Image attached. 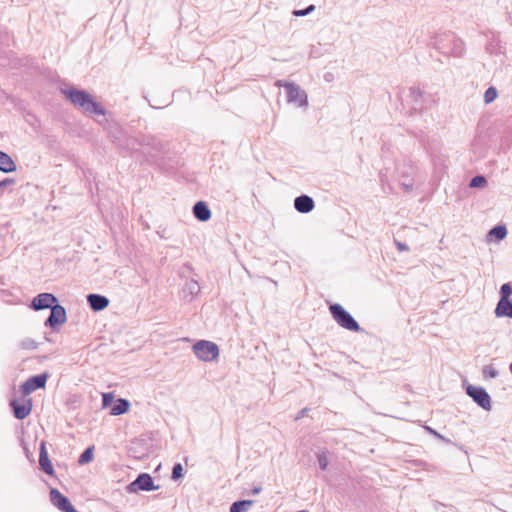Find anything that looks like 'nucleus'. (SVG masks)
Here are the masks:
<instances>
[{
	"instance_id": "f257e3e1",
	"label": "nucleus",
	"mask_w": 512,
	"mask_h": 512,
	"mask_svg": "<svg viewBox=\"0 0 512 512\" xmlns=\"http://www.w3.org/2000/svg\"><path fill=\"white\" fill-rule=\"evenodd\" d=\"M62 93L76 107L80 108L87 115H105L104 107L85 90L76 88L63 89Z\"/></svg>"
},
{
	"instance_id": "f03ea898",
	"label": "nucleus",
	"mask_w": 512,
	"mask_h": 512,
	"mask_svg": "<svg viewBox=\"0 0 512 512\" xmlns=\"http://www.w3.org/2000/svg\"><path fill=\"white\" fill-rule=\"evenodd\" d=\"M433 45L443 54L459 56L462 53V42L452 32H444L436 35Z\"/></svg>"
},
{
	"instance_id": "7ed1b4c3",
	"label": "nucleus",
	"mask_w": 512,
	"mask_h": 512,
	"mask_svg": "<svg viewBox=\"0 0 512 512\" xmlns=\"http://www.w3.org/2000/svg\"><path fill=\"white\" fill-rule=\"evenodd\" d=\"M329 311L340 327L352 332H359L362 330L358 322L347 310L344 309L342 305L338 303L331 304L329 306Z\"/></svg>"
},
{
	"instance_id": "20e7f679",
	"label": "nucleus",
	"mask_w": 512,
	"mask_h": 512,
	"mask_svg": "<svg viewBox=\"0 0 512 512\" xmlns=\"http://www.w3.org/2000/svg\"><path fill=\"white\" fill-rule=\"evenodd\" d=\"M192 349L196 357L204 362L214 361L219 356L218 346L211 341L199 340L193 345Z\"/></svg>"
},
{
	"instance_id": "39448f33",
	"label": "nucleus",
	"mask_w": 512,
	"mask_h": 512,
	"mask_svg": "<svg viewBox=\"0 0 512 512\" xmlns=\"http://www.w3.org/2000/svg\"><path fill=\"white\" fill-rule=\"evenodd\" d=\"M158 488L159 486L154 485V480L150 474L141 473L126 489L129 493H136L138 491H153Z\"/></svg>"
},
{
	"instance_id": "423d86ee",
	"label": "nucleus",
	"mask_w": 512,
	"mask_h": 512,
	"mask_svg": "<svg viewBox=\"0 0 512 512\" xmlns=\"http://www.w3.org/2000/svg\"><path fill=\"white\" fill-rule=\"evenodd\" d=\"M466 393L482 409H484L486 411L491 410V407H492L491 406V398L484 388L473 386V385H468L466 387Z\"/></svg>"
},
{
	"instance_id": "0eeeda50",
	"label": "nucleus",
	"mask_w": 512,
	"mask_h": 512,
	"mask_svg": "<svg viewBox=\"0 0 512 512\" xmlns=\"http://www.w3.org/2000/svg\"><path fill=\"white\" fill-rule=\"evenodd\" d=\"M283 87L286 89L287 102L297 103L299 107L308 105L307 94L295 83H284Z\"/></svg>"
},
{
	"instance_id": "6e6552de",
	"label": "nucleus",
	"mask_w": 512,
	"mask_h": 512,
	"mask_svg": "<svg viewBox=\"0 0 512 512\" xmlns=\"http://www.w3.org/2000/svg\"><path fill=\"white\" fill-rule=\"evenodd\" d=\"M142 154L151 158H158L164 151V145L154 137H144L141 142Z\"/></svg>"
},
{
	"instance_id": "1a4fd4ad",
	"label": "nucleus",
	"mask_w": 512,
	"mask_h": 512,
	"mask_svg": "<svg viewBox=\"0 0 512 512\" xmlns=\"http://www.w3.org/2000/svg\"><path fill=\"white\" fill-rule=\"evenodd\" d=\"M51 312L45 320V326L55 329L56 327L64 324L67 321L66 309L58 302L50 308Z\"/></svg>"
},
{
	"instance_id": "9d476101",
	"label": "nucleus",
	"mask_w": 512,
	"mask_h": 512,
	"mask_svg": "<svg viewBox=\"0 0 512 512\" xmlns=\"http://www.w3.org/2000/svg\"><path fill=\"white\" fill-rule=\"evenodd\" d=\"M49 374L47 372L28 378L22 385L21 391L23 395H29L37 389L44 388Z\"/></svg>"
},
{
	"instance_id": "9b49d317",
	"label": "nucleus",
	"mask_w": 512,
	"mask_h": 512,
	"mask_svg": "<svg viewBox=\"0 0 512 512\" xmlns=\"http://www.w3.org/2000/svg\"><path fill=\"white\" fill-rule=\"evenodd\" d=\"M58 302L57 297L52 293H40L33 298L30 308L35 311L50 309Z\"/></svg>"
},
{
	"instance_id": "f8f14e48",
	"label": "nucleus",
	"mask_w": 512,
	"mask_h": 512,
	"mask_svg": "<svg viewBox=\"0 0 512 512\" xmlns=\"http://www.w3.org/2000/svg\"><path fill=\"white\" fill-rule=\"evenodd\" d=\"M50 501L62 512H76V509L71 504L70 500L56 488H52L50 490Z\"/></svg>"
},
{
	"instance_id": "ddd939ff",
	"label": "nucleus",
	"mask_w": 512,
	"mask_h": 512,
	"mask_svg": "<svg viewBox=\"0 0 512 512\" xmlns=\"http://www.w3.org/2000/svg\"><path fill=\"white\" fill-rule=\"evenodd\" d=\"M10 406L12 407L14 417L18 420L26 418L32 410V400L28 399L23 403H19L18 400H11Z\"/></svg>"
},
{
	"instance_id": "4468645a",
	"label": "nucleus",
	"mask_w": 512,
	"mask_h": 512,
	"mask_svg": "<svg viewBox=\"0 0 512 512\" xmlns=\"http://www.w3.org/2000/svg\"><path fill=\"white\" fill-rule=\"evenodd\" d=\"M87 303L93 311L99 312L108 307L109 299L106 296L91 293L87 295Z\"/></svg>"
},
{
	"instance_id": "2eb2a0df",
	"label": "nucleus",
	"mask_w": 512,
	"mask_h": 512,
	"mask_svg": "<svg viewBox=\"0 0 512 512\" xmlns=\"http://www.w3.org/2000/svg\"><path fill=\"white\" fill-rule=\"evenodd\" d=\"M314 207H315L314 200L312 199V197H310L308 195H305V194L300 195V196L296 197L294 200V208L299 213H303V214L309 213L314 209Z\"/></svg>"
},
{
	"instance_id": "dca6fc26",
	"label": "nucleus",
	"mask_w": 512,
	"mask_h": 512,
	"mask_svg": "<svg viewBox=\"0 0 512 512\" xmlns=\"http://www.w3.org/2000/svg\"><path fill=\"white\" fill-rule=\"evenodd\" d=\"M195 218L201 222H206L211 218V211L208 205L203 201H198L193 206Z\"/></svg>"
},
{
	"instance_id": "f3484780",
	"label": "nucleus",
	"mask_w": 512,
	"mask_h": 512,
	"mask_svg": "<svg viewBox=\"0 0 512 512\" xmlns=\"http://www.w3.org/2000/svg\"><path fill=\"white\" fill-rule=\"evenodd\" d=\"M39 465L41 469L48 475L52 476L54 474V469L52 463L49 459L47 450L45 448V444L41 443L40 453H39Z\"/></svg>"
},
{
	"instance_id": "a211bd4d",
	"label": "nucleus",
	"mask_w": 512,
	"mask_h": 512,
	"mask_svg": "<svg viewBox=\"0 0 512 512\" xmlns=\"http://www.w3.org/2000/svg\"><path fill=\"white\" fill-rule=\"evenodd\" d=\"M200 292V285L196 280H189L182 289L183 298L192 301V299Z\"/></svg>"
},
{
	"instance_id": "6ab92c4d",
	"label": "nucleus",
	"mask_w": 512,
	"mask_h": 512,
	"mask_svg": "<svg viewBox=\"0 0 512 512\" xmlns=\"http://www.w3.org/2000/svg\"><path fill=\"white\" fill-rule=\"evenodd\" d=\"M495 314L497 317H510L512 318V300L500 299L497 303Z\"/></svg>"
},
{
	"instance_id": "aec40b11",
	"label": "nucleus",
	"mask_w": 512,
	"mask_h": 512,
	"mask_svg": "<svg viewBox=\"0 0 512 512\" xmlns=\"http://www.w3.org/2000/svg\"><path fill=\"white\" fill-rule=\"evenodd\" d=\"M17 166L13 159L5 152L0 151V171L11 173L16 171Z\"/></svg>"
},
{
	"instance_id": "412c9836",
	"label": "nucleus",
	"mask_w": 512,
	"mask_h": 512,
	"mask_svg": "<svg viewBox=\"0 0 512 512\" xmlns=\"http://www.w3.org/2000/svg\"><path fill=\"white\" fill-rule=\"evenodd\" d=\"M130 409V402L127 399L119 398L116 400L115 404L111 408L110 414L113 416H118L125 414Z\"/></svg>"
},
{
	"instance_id": "4be33fe9",
	"label": "nucleus",
	"mask_w": 512,
	"mask_h": 512,
	"mask_svg": "<svg viewBox=\"0 0 512 512\" xmlns=\"http://www.w3.org/2000/svg\"><path fill=\"white\" fill-rule=\"evenodd\" d=\"M254 504L253 500L235 501L230 506V512H247Z\"/></svg>"
},
{
	"instance_id": "5701e85b",
	"label": "nucleus",
	"mask_w": 512,
	"mask_h": 512,
	"mask_svg": "<svg viewBox=\"0 0 512 512\" xmlns=\"http://www.w3.org/2000/svg\"><path fill=\"white\" fill-rule=\"evenodd\" d=\"M489 236H494L497 240H503L507 235V229L503 225H496L489 233Z\"/></svg>"
},
{
	"instance_id": "b1692460",
	"label": "nucleus",
	"mask_w": 512,
	"mask_h": 512,
	"mask_svg": "<svg viewBox=\"0 0 512 512\" xmlns=\"http://www.w3.org/2000/svg\"><path fill=\"white\" fill-rule=\"evenodd\" d=\"M94 446H90L86 448L82 454L79 456L78 463L80 465H85L89 463L93 459Z\"/></svg>"
},
{
	"instance_id": "393cba45",
	"label": "nucleus",
	"mask_w": 512,
	"mask_h": 512,
	"mask_svg": "<svg viewBox=\"0 0 512 512\" xmlns=\"http://www.w3.org/2000/svg\"><path fill=\"white\" fill-rule=\"evenodd\" d=\"M487 185V180L483 175H477L470 181L469 186L471 188H483Z\"/></svg>"
},
{
	"instance_id": "a878e982",
	"label": "nucleus",
	"mask_w": 512,
	"mask_h": 512,
	"mask_svg": "<svg viewBox=\"0 0 512 512\" xmlns=\"http://www.w3.org/2000/svg\"><path fill=\"white\" fill-rule=\"evenodd\" d=\"M183 476H184V469H183L182 464L181 463L174 464L173 469H172V475H171L172 480L177 481L180 478H182Z\"/></svg>"
},
{
	"instance_id": "bb28decb",
	"label": "nucleus",
	"mask_w": 512,
	"mask_h": 512,
	"mask_svg": "<svg viewBox=\"0 0 512 512\" xmlns=\"http://www.w3.org/2000/svg\"><path fill=\"white\" fill-rule=\"evenodd\" d=\"M497 98V90L495 87H489L484 93V102L489 104Z\"/></svg>"
},
{
	"instance_id": "cd10ccee",
	"label": "nucleus",
	"mask_w": 512,
	"mask_h": 512,
	"mask_svg": "<svg viewBox=\"0 0 512 512\" xmlns=\"http://www.w3.org/2000/svg\"><path fill=\"white\" fill-rule=\"evenodd\" d=\"M20 347L22 349H26V350H34L38 347V344L36 341H34L33 339L31 338H26V339H23L21 342H20Z\"/></svg>"
},
{
	"instance_id": "c85d7f7f",
	"label": "nucleus",
	"mask_w": 512,
	"mask_h": 512,
	"mask_svg": "<svg viewBox=\"0 0 512 512\" xmlns=\"http://www.w3.org/2000/svg\"><path fill=\"white\" fill-rule=\"evenodd\" d=\"M512 295V285L510 283H505L500 288V299H509Z\"/></svg>"
},
{
	"instance_id": "c756f323",
	"label": "nucleus",
	"mask_w": 512,
	"mask_h": 512,
	"mask_svg": "<svg viewBox=\"0 0 512 512\" xmlns=\"http://www.w3.org/2000/svg\"><path fill=\"white\" fill-rule=\"evenodd\" d=\"M317 461H318V464H319V468L322 471H325L327 469V467H328V464H329L328 457H327L326 453L325 452L319 453L317 455Z\"/></svg>"
},
{
	"instance_id": "7c9ffc66",
	"label": "nucleus",
	"mask_w": 512,
	"mask_h": 512,
	"mask_svg": "<svg viewBox=\"0 0 512 512\" xmlns=\"http://www.w3.org/2000/svg\"><path fill=\"white\" fill-rule=\"evenodd\" d=\"M315 10V6L313 4L309 5L307 8L305 9H302V10H294L292 12V14L296 17H303V16H306L308 14H310L311 12H313Z\"/></svg>"
},
{
	"instance_id": "2f4dec72",
	"label": "nucleus",
	"mask_w": 512,
	"mask_h": 512,
	"mask_svg": "<svg viewBox=\"0 0 512 512\" xmlns=\"http://www.w3.org/2000/svg\"><path fill=\"white\" fill-rule=\"evenodd\" d=\"M483 375L489 378H496L498 376V371L491 365H487L483 368Z\"/></svg>"
},
{
	"instance_id": "473e14b6",
	"label": "nucleus",
	"mask_w": 512,
	"mask_h": 512,
	"mask_svg": "<svg viewBox=\"0 0 512 512\" xmlns=\"http://www.w3.org/2000/svg\"><path fill=\"white\" fill-rule=\"evenodd\" d=\"M113 394L112 393H105L103 394V398H102V406L104 408L108 407L111 405V403L113 402Z\"/></svg>"
},
{
	"instance_id": "72a5a7b5",
	"label": "nucleus",
	"mask_w": 512,
	"mask_h": 512,
	"mask_svg": "<svg viewBox=\"0 0 512 512\" xmlns=\"http://www.w3.org/2000/svg\"><path fill=\"white\" fill-rule=\"evenodd\" d=\"M427 431L432 434L433 436H435L436 438L440 439L441 441L443 442H446V443H450L451 441L447 438H445L443 435H441L440 433H438L436 430L430 428V427H426Z\"/></svg>"
},
{
	"instance_id": "f704fd0d",
	"label": "nucleus",
	"mask_w": 512,
	"mask_h": 512,
	"mask_svg": "<svg viewBox=\"0 0 512 512\" xmlns=\"http://www.w3.org/2000/svg\"><path fill=\"white\" fill-rule=\"evenodd\" d=\"M15 183V180L13 178H5L2 181H0V196H2V189L13 185Z\"/></svg>"
},
{
	"instance_id": "c9c22d12",
	"label": "nucleus",
	"mask_w": 512,
	"mask_h": 512,
	"mask_svg": "<svg viewBox=\"0 0 512 512\" xmlns=\"http://www.w3.org/2000/svg\"><path fill=\"white\" fill-rule=\"evenodd\" d=\"M413 186H414V184H413V181H412V180H410L409 182H406V181L401 182V187H402L405 191H407V192L412 191V190H413Z\"/></svg>"
},
{
	"instance_id": "e433bc0d",
	"label": "nucleus",
	"mask_w": 512,
	"mask_h": 512,
	"mask_svg": "<svg viewBox=\"0 0 512 512\" xmlns=\"http://www.w3.org/2000/svg\"><path fill=\"white\" fill-rule=\"evenodd\" d=\"M395 245L400 252L409 250V247L405 243H402L398 240H395Z\"/></svg>"
},
{
	"instance_id": "4c0bfd02",
	"label": "nucleus",
	"mask_w": 512,
	"mask_h": 512,
	"mask_svg": "<svg viewBox=\"0 0 512 512\" xmlns=\"http://www.w3.org/2000/svg\"><path fill=\"white\" fill-rule=\"evenodd\" d=\"M307 411H308V408H303L302 410H300L298 415L296 416L295 420H299L302 417H304L306 415Z\"/></svg>"
},
{
	"instance_id": "58836bf2",
	"label": "nucleus",
	"mask_w": 512,
	"mask_h": 512,
	"mask_svg": "<svg viewBox=\"0 0 512 512\" xmlns=\"http://www.w3.org/2000/svg\"><path fill=\"white\" fill-rule=\"evenodd\" d=\"M261 490H262V487L257 486V487H254L251 492L253 495H256V494H259L261 492Z\"/></svg>"
},
{
	"instance_id": "ea45409f",
	"label": "nucleus",
	"mask_w": 512,
	"mask_h": 512,
	"mask_svg": "<svg viewBox=\"0 0 512 512\" xmlns=\"http://www.w3.org/2000/svg\"><path fill=\"white\" fill-rule=\"evenodd\" d=\"M284 83H286V82L283 81V80H278V81H276L275 85L278 86V87H283Z\"/></svg>"
},
{
	"instance_id": "a19ab883",
	"label": "nucleus",
	"mask_w": 512,
	"mask_h": 512,
	"mask_svg": "<svg viewBox=\"0 0 512 512\" xmlns=\"http://www.w3.org/2000/svg\"><path fill=\"white\" fill-rule=\"evenodd\" d=\"M415 92H417V93L420 95V91H419V90H416V89H414V88H411V93H415Z\"/></svg>"
},
{
	"instance_id": "79ce46f5",
	"label": "nucleus",
	"mask_w": 512,
	"mask_h": 512,
	"mask_svg": "<svg viewBox=\"0 0 512 512\" xmlns=\"http://www.w3.org/2000/svg\"><path fill=\"white\" fill-rule=\"evenodd\" d=\"M76 512H78V511L76 510Z\"/></svg>"
}]
</instances>
